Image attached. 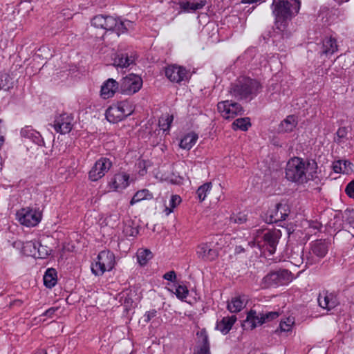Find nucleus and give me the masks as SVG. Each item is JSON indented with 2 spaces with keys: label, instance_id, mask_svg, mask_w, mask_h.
<instances>
[{
  "label": "nucleus",
  "instance_id": "f257e3e1",
  "mask_svg": "<svg viewBox=\"0 0 354 354\" xmlns=\"http://www.w3.org/2000/svg\"><path fill=\"white\" fill-rule=\"evenodd\" d=\"M301 3L299 0H273L271 5L277 29L281 32L282 37H288L287 30L289 22L299 12Z\"/></svg>",
  "mask_w": 354,
  "mask_h": 354
},
{
  "label": "nucleus",
  "instance_id": "f03ea898",
  "mask_svg": "<svg viewBox=\"0 0 354 354\" xmlns=\"http://www.w3.org/2000/svg\"><path fill=\"white\" fill-rule=\"evenodd\" d=\"M317 164L314 160H304L301 158L294 157L287 163L286 178L297 184H304L313 180L316 177Z\"/></svg>",
  "mask_w": 354,
  "mask_h": 354
},
{
  "label": "nucleus",
  "instance_id": "7ed1b4c3",
  "mask_svg": "<svg viewBox=\"0 0 354 354\" xmlns=\"http://www.w3.org/2000/svg\"><path fill=\"white\" fill-rule=\"evenodd\" d=\"M261 88L258 81L250 77H241L230 85L229 93L237 100H251L257 95Z\"/></svg>",
  "mask_w": 354,
  "mask_h": 354
},
{
  "label": "nucleus",
  "instance_id": "20e7f679",
  "mask_svg": "<svg viewBox=\"0 0 354 354\" xmlns=\"http://www.w3.org/2000/svg\"><path fill=\"white\" fill-rule=\"evenodd\" d=\"M330 241L328 239H317L310 243V250L306 256V267L319 262L328 253Z\"/></svg>",
  "mask_w": 354,
  "mask_h": 354
},
{
  "label": "nucleus",
  "instance_id": "39448f33",
  "mask_svg": "<svg viewBox=\"0 0 354 354\" xmlns=\"http://www.w3.org/2000/svg\"><path fill=\"white\" fill-rule=\"evenodd\" d=\"M115 255L109 250L101 251L97 261L91 266V271L96 276L102 275L106 271L111 270L115 266Z\"/></svg>",
  "mask_w": 354,
  "mask_h": 354
},
{
  "label": "nucleus",
  "instance_id": "423d86ee",
  "mask_svg": "<svg viewBox=\"0 0 354 354\" xmlns=\"http://www.w3.org/2000/svg\"><path fill=\"white\" fill-rule=\"evenodd\" d=\"M17 219L23 225L35 227L41 220V212L39 209L27 207L17 212Z\"/></svg>",
  "mask_w": 354,
  "mask_h": 354
},
{
  "label": "nucleus",
  "instance_id": "0eeeda50",
  "mask_svg": "<svg viewBox=\"0 0 354 354\" xmlns=\"http://www.w3.org/2000/svg\"><path fill=\"white\" fill-rule=\"evenodd\" d=\"M142 78L133 73L123 77L119 83L120 91L124 95H131L137 93L142 88Z\"/></svg>",
  "mask_w": 354,
  "mask_h": 354
},
{
  "label": "nucleus",
  "instance_id": "6e6552de",
  "mask_svg": "<svg viewBox=\"0 0 354 354\" xmlns=\"http://www.w3.org/2000/svg\"><path fill=\"white\" fill-rule=\"evenodd\" d=\"M217 109L221 115L225 119L234 118L242 115L243 109L242 106L231 100H225L218 103Z\"/></svg>",
  "mask_w": 354,
  "mask_h": 354
},
{
  "label": "nucleus",
  "instance_id": "1a4fd4ad",
  "mask_svg": "<svg viewBox=\"0 0 354 354\" xmlns=\"http://www.w3.org/2000/svg\"><path fill=\"white\" fill-rule=\"evenodd\" d=\"M112 166L111 161L107 158H101L95 162L90 171L88 178L91 181H97L108 172Z\"/></svg>",
  "mask_w": 354,
  "mask_h": 354
},
{
  "label": "nucleus",
  "instance_id": "9d476101",
  "mask_svg": "<svg viewBox=\"0 0 354 354\" xmlns=\"http://www.w3.org/2000/svg\"><path fill=\"white\" fill-rule=\"evenodd\" d=\"M281 236V232L278 229L268 230L263 233V247L269 252V254L275 253Z\"/></svg>",
  "mask_w": 354,
  "mask_h": 354
},
{
  "label": "nucleus",
  "instance_id": "9b49d317",
  "mask_svg": "<svg viewBox=\"0 0 354 354\" xmlns=\"http://www.w3.org/2000/svg\"><path fill=\"white\" fill-rule=\"evenodd\" d=\"M73 117L71 114L63 113L55 118L52 125L56 132L61 134L69 133L73 127Z\"/></svg>",
  "mask_w": 354,
  "mask_h": 354
},
{
  "label": "nucleus",
  "instance_id": "f8f14e48",
  "mask_svg": "<svg viewBox=\"0 0 354 354\" xmlns=\"http://www.w3.org/2000/svg\"><path fill=\"white\" fill-rule=\"evenodd\" d=\"M196 254L198 258L212 261L218 257V252L214 248L212 243H203L197 247Z\"/></svg>",
  "mask_w": 354,
  "mask_h": 354
},
{
  "label": "nucleus",
  "instance_id": "ddd939ff",
  "mask_svg": "<svg viewBox=\"0 0 354 354\" xmlns=\"http://www.w3.org/2000/svg\"><path fill=\"white\" fill-rule=\"evenodd\" d=\"M165 75L171 82L180 83L187 79V71L182 66H169L165 68Z\"/></svg>",
  "mask_w": 354,
  "mask_h": 354
},
{
  "label": "nucleus",
  "instance_id": "4468645a",
  "mask_svg": "<svg viewBox=\"0 0 354 354\" xmlns=\"http://www.w3.org/2000/svg\"><path fill=\"white\" fill-rule=\"evenodd\" d=\"M263 324H264V319L262 314H257L255 310H250L248 313L246 319L242 323V327L244 330H252Z\"/></svg>",
  "mask_w": 354,
  "mask_h": 354
},
{
  "label": "nucleus",
  "instance_id": "2eb2a0df",
  "mask_svg": "<svg viewBox=\"0 0 354 354\" xmlns=\"http://www.w3.org/2000/svg\"><path fill=\"white\" fill-rule=\"evenodd\" d=\"M196 335L199 337V340L193 354H211L210 344L206 330L202 329Z\"/></svg>",
  "mask_w": 354,
  "mask_h": 354
},
{
  "label": "nucleus",
  "instance_id": "dca6fc26",
  "mask_svg": "<svg viewBox=\"0 0 354 354\" xmlns=\"http://www.w3.org/2000/svg\"><path fill=\"white\" fill-rule=\"evenodd\" d=\"M91 24L97 28L111 30L116 24L115 18L109 15H98L92 19Z\"/></svg>",
  "mask_w": 354,
  "mask_h": 354
},
{
  "label": "nucleus",
  "instance_id": "f3484780",
  "mask_svg": "<svg viewBox=\"0 0 354 354\" xmlns=\"http://www.w3.org/2000/svg\"><path fill=\"white\" fill-rule=\"evenodd\" d=\"M129 185V175L124 172L116 174L109 184L110 189L117 192L124 189Z\"/></svg>",
  "mask_w": 354,
  "mask_h": 354
},
{
  "label": "nucleus",
  "instance_id": "a211bd4d",
  "mask_svg": "<svg viewBox=\"0 0 354 354\" xmlns=\"http://www.w3.org/2000/svg\"><path fill=\"white\" fill-rule=\"evenodd\" d=\"M207 3V0H198L197 1H190L189 0H180L177 4L180 6V10L178 14L182 12H194L196 10L202 9Z\"/></svg>",
  "mask_w": 354,
  "mask_h": 354
},
{
  "label": "nucleus",
  "instance_id": "6ab92c4d",
  "mask_svg": "<svg viewBox=\"0 0 354 354\" xmlns=\"http://www.w3.org/2000/svg\"><path fill=\"white\" fill-rule=\"evenodd\" d=\"M283 208L281 204H277L273 209H269L264 218L266 223L271 224L285 220L288 214L282 212Z\"/></svg>",
  "mask_w": 354,
  "mask_h": 354
},
{
  "label": "nucleus",
  "instance_id": "aec40b11",
  "mask_svg": "<svg viewBox=\"0 0 354 354\" xmlns=\"http://www.w3.org/2000/svg\"><path fill=\"white\" fill-rule=\"evenodd\" d=\"M119 90V83L112 78L108 79L101 86L100 95L104 99L112 97Z\"/></svg>",
  "mask_w": 354,
  "mask_h": 354
},
{
  "label": "nucleus",
  "instance_id": "412c9836",
  "mask_svg": "<svg viewBox=\"0 0 354 354\" xmlns=\"http://www.w3.org/2000/svg\"><path fill=\"white\" fill-rule=\"evenodd\" d=\"M319 306L328 310L334 308L337 306V301L335 297L328 291H323L319 294L317 298Z\"/></svg>",
  "mask_w": 354,
  "mask_h": 354
},
{
  "label": "nucleus",
  "instance_id": "4be33fe9",
  "mask_svg": "<svg viewBox=\"0 0 354 354\" xmlns=\"http://www.w3.org/2000/svg\"><path fill=\"white\" fill-rule=\"evenodd\" d=\"M21 136L39 146L44 145V141L39 132L33 129L30 126H26L21 129Z\"/></svg>",
  "mask_w": 354,
  "mask_h": 354
},
{
  "label": "nucleus",
  "instance_id": "5701e85b",
  "mask_svg": "<svg viewBox=\"0 0 354 354\" xmlns=\"http://www.w3.org/2000/svg\"><path fill=\"white\" fill-rule=\"evenodd\" d=\"M135 62V56L133 53H119L113 58V65L120 68H127Z\"/></svg>",
  "mask_w": 354,
  "mask_h": 354
},
{
  "label": "nucleus",
  "instance_id": "b1692460",
  "mask_svg": "<svg viewBox=\"0 0 354 354\" xmlns=\"http://www.w3.org/2000/svg\"><path fill=\"white\" fill-rule=\"evenodd\" d=\"M38 241H26L23 243L20 241H17L13 243V246L17 248H21V252L26 256L34 257L36 254V248Z\"/></svg>",
  "mask_w": 354,
  "mask_h": 354
},
{
  "label": "nucleus",
  "instance_id": "393cba45",
  "mask_svg": "<svg viewBox=\"0 0 354 354\" xmlns=\"http://www.w3.org/2000/svg\"><path fill=\"white\" fill-rule=\"evenodd\" d=\"M288 274L289 272L286 270L272 272L270 274H268L263 278V280L268 286L278 285L281 283L282 279H283Z\"/></svg>",
  "mask_w": 354,
  "mask_h": 354
},
{
  "label": "nucleus",
  "instance_id": "a878e982",
  "mask_svg": "<svg viewBox=\"0 0 354 354\" xmlns=\"http://www.w3.org/2000/svg\"><path fill=\"white\" fill-rule=\"evenodd\" d=\"M298 120L295 115H288L279 126V131L282 133L291 132L297 127Z\"/></svg>",
  "mask_w": 354,
  "mask_h": 354
},
{
  "label": "nucleus",
  "instance_id": "bb28decb",
  "mask_svg": "<svg viewBox=\"0 0 354 354\" xmlns=\"http://www.w3.org/2000/svg\"><path fill=\"white\" fill-rule=\"evenodd\" d=\"M236 321L235 315L224 317L216 324V329L221 331L223 335L227 334L231 330L232 326Z\"/></svg>",
  "mask_w": 354,
  "mask_h": 354
},
{
  "label": "nucleus",
  "instance_id": "cd10ccee",
  "mask_svg": "<svg viewBox=\"0 0 354 354\" xmlns=\"http://www.w3.org/2000/svg\"><path fill=\"white\" fill-rule=\"evenodd\" d=\"M120 112L118 103L113 104L110 106L106 111V118L111 123H117L124 120V115Z\"/></svg>",
  "mask_w": 354,
  "mask_h": 354
},
{
  "label": "nucleus",
  "instance_id": "c85d7f7f",
  "mask_svg": "<svg viewBox=\"0 0 354 354\" xmlns=\"http://www.w3.org/2000/svg\"><path fill=\"white\" fill-rule=\"evenodd\" d=\"M322 53L326 55H331L338 50L336 39L329 37L323 40Z\"/></svg>",
  "mask_w": 354,
  "mask_h": 354
},
{
  "label": "nucleus",
  "instance_id": "c756f323",
  "mask_svg": "<svg viewBox=\"0 0 354 354\" xmlns=\"http://www.w3.org/2000/svg\"><path fill=\"white\" fill-rule=\"evenodd\" d=\"M290 259L291 263L296 266H300L304 263H306V258L304 257V249L299 246L293 248L290 254Z\"/></svg>",
  "mask_w": 354,
  "mask_h": 354
},
{
  "label": "nucleus",
  "instance_id": "7c9ffc66",
  "mask_svg": "<svg viewBox=\"0 0 354 354\" xmlns=\"http://www.w3.org/2000/svg\"><path fill=\"white\" fill-rule=\"evenodd\" d=\"M353 164L346 160L335 161L333 164V169L335 173L348 174L352 170Z\"/></svg>",
  "mask_w": 354,
  "mask_h": 354
},
{
  "label": "nucleus",
  "instance_id": "2f4dec72",
  "mask_svg": "<svg viewBox=\"0 0 354 354\" xmlns=\"http://www.w3.org/2000/svg\"><path fill=\"white\" fill-rule=\"evenodd\" d=\"M198 135L194 132L186 134L180 140V147L189 150L196 142Z\"/></svg>",
  "mask_w": 354,
  "mask_h": 354
},
{
  "label": "nucleus",
  "instance_id": "473e14b6",
  "mask_svg": "<svg viewBox=\"0 0 354 354\" xmlns=\"http://www.w3.org/2000/svg\"><path fill=\"white\" fill-rule=\"evenodd\" d=\"M44 283L49 288H51L57 283V272L53 268H48L44 275Z\"/></svg>",
  "mask_w": 354,
  "mask_h": 354
},
{
  "label": "nucleus",
  "instance_id": "72a5a7b5",
  "mask_svg": "<svg viewBox=\"0 0 354 354\" xmlns=\"http://www.w3.org/2000/svg\"><path fill=\"white\" fill-rule=\"evenodd\" d=\"M245 306V300L240 297H236L227 304V310L231 313L240 312Z\"/></svg>",
  "mask_w": 354,
  "mask_h": 354
},
{
  "label": "nucleus",
  "instance_id": "f704fd0d",
  "mask_svg": "<svg viewBox=\"0 0 354 354\" xmlns=\"http://www.w3.org/2000/svg\"><path fill=\"white\" fill-rule=\"evenodd\" d=\"M152 198L153 194L148 189H142L135 194L130 201V205H133L142 200H150Z\"/></svg>",
  "mask_w": 354,
  "mask_h": 354
},
{
  "label": "nucleus",
  "instance_id": "c9c22d12",
  "mask_svg": "<svg viewBox=\"0 0 354 354\" xmlns=\"http://www.w3.org/2000/svg\"><path fill=\"white\" fill-rule=\"evenodd\" d=\"M13 78L8 73H0V90L8 91L13 87Z\"/></svg>",
  "mask_w": 354,
  "mask_h": 354
},
{
  "label": "nucleus",
  "instance_id": "e433bc0d",
  "mask_svg": "<svg viewBox=\"0 0 354 354\" xmlns=\"http://www.w3.org/2000/svg\"><path fill=\"white\" fill-rule=\"evenodd\" d=\"M152 257L153 254L148 249H140L137 252V260L142 266H145Z\"/></svg>",
  "mask_w": 354,
  "mask_h": 354
},
{
  "label": "nucleus",
  "instance_id": "4c0bfd02",
  "mask_svg": "<svg viewBox=\"0 0 354 354\" xmlns=\"http://www.w3.org/2000/svg\"><path fill=\"white\" fill-rule=\"evenodd\" d=\"M251 126L249 118H241L235 120L232 123V129L247 131Z\"/></svg>",
  "mask_w": 354,
  "mask_h": 354
},
{
  "label": "nucleus",
  "instance_id": "58836bf2",
  "mask_svg": "<svg viewBox=\"0 0 354 354\" xmlns=\"http://www.w3.org/2000/svg\"><path fill=\"white\" fill-rule=\"evenodd\" d=\"M212 187V184L210 182L205 183L201 185L196 190V195L200 201H203L207 194L210 192Z\"/></svg>",
  "mask_w": 354,
  "mask_h": 354
},
{
  "label": "nucleus",
  "instance_id": "ea45409f",
  "mask_svg": "<svg viewBox=\"0 0 354 354\" xmlns=\"http://www.w3.org/2000/svg\"><path fill=\"white\" fill-rule=\"evenodd\" d=\"M173 120L174 117L172 115H164L159 119L158 125L163 131H169Z\"/></svg>",
  "mask_w": 354,
  "mask_h": 354
},
{
  "label": "nucleus",
  "instance_id": "a19ab883",
  "mask_svg": "<svg viewBox=\"0 0 354 354\" xmlns=\"http://www.w3.org/2000/svg\"><path fill=\"white\" fill-rule=\"evenodd\" d=\"M117 103L118 108H120V112L122 113V115H124V119L131 115L133 112L132 106L128 101L124 100Z\"/></svg>",
  "mask_w": 354,
  "mask_h": 354
},
{
  "label": "nucleus",
  "instance_id": "79ce46f5",
  "mask_svg": "<svg viewBox=\"0 0 354 354\" xmlns=\"http://www.w3.org/2000/svg\"><path fill=\"white\" fill-rule=\"evenodd\" d=\"M294 324V320L292 318L288 317L284 320H281L279 324V331L280 332H289L292 330V325ZM279 329L276 330V333H278Z\"/></svg>",
  "mask_w": 354,
  "mask_h": 354
},
{
  "label": "nucleus",
  "instance_id": "37998d69",
  "mask_svg": "<svg viewBox=\"0 0 354 354\" xmlns=\"http://www.w3.org/2000/svg\"><path fill=\"white\" fill-rule=\"evenodd\" d=\"M49 252L50 250L46 246L41 245L39 242H37L36 254L34 258L45 259L49 255Z\"/></svg>",
  "mask_w": 354,
  "mask_h": 354
},
{
  "label": "nucleus",
  "instance_id": "c03bdc74",
  "mask_svg": "<svg viewBox=\"0 0 354 354\" xmlns=\"http://www.w3.org/2000/svg\"><path fill=\"white\" fill-rule=\"evenodd\" d=\"M123 232L126 236L135 237L138 235L139 231L137 227H134L131 223H129L124 224Z\"/></svg>",
  "mask_w": 354,
  "mask_h": 354
},
{
  "label": "nucleus",
  "instance_id": "a18cd8bd",
  "mask_svg": "<svg viewBox=\"0 0 354 354\" xmlns=\"http://www.w3.org/2000/svg\"><path fill=\"white\" fill-rule=\"evenodd\" d=\"M171 291L180 300H183V299L186 298L188 295V290L185 286L178 285L175 288V291Z\"/></svg>",
  "mask_w": 354,
  "mask_h": 354
},
{
  "label": "nucleus",
  "instance_id": "49530a36",
  "mask_svg": "<svg viewBox=\"0 0 354 354\" xmlns=\"http://www.w3.org/2000/svg\"><path fill=\"white\" fill-rule=\"evenodd\" d=\"M247 221V215L243 212L233 214L230 216V221L234 223L243 224Z\"/></svg>",
  "mask_w": 354,
  "mask_h": 354
},
{
  "label": "nucleus",
  "instance_id": "de8ad7c7",
  "mask_svg": "<svg viewBox=\"0 0 354 354\" xmlns=\"http://www.w3.org/2000/svg\"><path fill=\"white\" fill-rule=\"evenodd\" d=\"M115 26L113 27L111 30L116 32L118 36H120V34L127 32L125 25H124L122 21L115 19Z\"/></svg>",
  "mask_w": 354,
  "mask_h": 354
},
{
  "label": "nucleus",
  "instance_id": "09e8293b",
  "mask_svg": "<svg viewBox=\"0 0 354 354\" xmlns=\"http://www.w3.org/2000/svg\"><path fill=\"white\" fill-rule=\"evenodd\" d=\"M261 314L262 317H263L264 323L274 320L277 319L279 315V313L277 311L262 313Z\"/></svg>",
  "mask_w": 354,
  "mask_h": 354
},
{
  "label": "nucleus",
  "instance_id": "8fccbe9b",
  "mask_svg": "<svg viewBox=\"0 0 354 354\" xmlns=\"http://www.w3.org/2000/svg\"><path fill=\"white\" fill-rule=\"evenodd\" d=\"M167 180L174 185H180L183 183V178L179 175H176L174 173H172L167 177Z\"/></svg>",
  "mask_w": 354,
  "mask_h": 354
},
{
  "label": "nucleus",
  "instance_id": "3c124183",
  "mask_svg": "<svg viewBox=\"0 0 354 354\" xmlns=\"http://www.w3.org/2000/svg\"><path fill=\"white\" fill-rule=\"evenodd\" d=\"M343 218L349 224L354 223V209H346L344 211Z\"/></svg>",
  "mask_w": 354,
  "mask_h": 354
},
{
  "label": "nucleus",
  "instance_id": "603ef678",
  "mask_svg": "<svg viewBox=\"0 0 354 354\" xmlns=\"http://www.w3.org/2000/svg\"><path fill=\"white\" fill-rule=\"evenodd\" d=\"M157 315V310L155 309L147 311L143 316L144 322L148 323L150 320Z\"/></svg>",
  "mask_w": 354,
  "mask_h": 354
},
{
  "label": "nucleus",
  "instance_id": "864d4df0",
  "mask_svg": "<svg viewBox=\"0 0 354 354\" xmlns=\"http://www.w3.org/2000/svg\"><path fill=\"white\" fill-rule=\"evenodd\" d=\"M345 192L350 198H354V179L346 185Z\"/></svg>",
  "mask_w": 354,
  "mask_h": 354
},
{
  "label": "nucleus",
  "instance_id": "5fc2aeb1",
  "mask_svg": "<svg viewBox=\"0 0 354 354\" xmlns=\"http://www.w3.org/2000/svg\"><path fill=\"white\" fill-rule=\"evenodd\" d=\"M181 202V198L178 195H172L169 201V206L171 208H175Z\"/></svg>",
  "mask_w": 354,
  "mask_h": 354
},
{
  "label": "nucleus",
  "instance_id": "6e6d98bb",
  "mask_svg": "<svg viewBox=\"0 0 354 354\" xmlns=\"http://www.w3.org/2000/svg\"><path fill=\"white\" fill-rule=\"evenodd\" d=\"M322 227V225L317 221H311L309 222V229L315 231H319Z\"/></svg>",
  "mask_w": 354,
  "mask_h": 354
},
{
  "label": "nucleus",
  "instance_id": "4d7b16f0",
  "mask_svg": "<svg viewBox=\"0 0 354 354\" xmlns=\"http://www.w3.org/2000/svg\"><path fill=\"white\" fill-rule=\"evenodd\" d=\"M59 309L58 307H51L46 310L44 313H42L41 316H46L48 317H53L55 315V312Z\"/></svg>",
  "mask_w": 354,
  "mask_h": 354
},
{
  "label": "nucleus",
  "instance_id": "13d9d810",
  "mask_svg": "<svg viewBox=\"0 0 354 354\" xmlns=\"http://www.w3.org/2000/svg\"><path fill=\"white\" fill-rule=\"evenodd\" d=\"M163 278L167 281H174L176 278V274L174 271H169L163 275Z\"/></svg>",
  "mask_w": 354,
  "mask_h": 354
},
{
  "label": "nucleus",
  "instance_id": "bf43d9fd",
  "mask_svg": "<svg viewBox=\"0 0 354 354\" xmlns=\"http://www.w3.org/2000/svg\"><path fill=\"white\" fill-rule=\"evenodd\" d=\"M124 25H125V28L127 30V32L129 30H132L134 28V23L129 20H124L122 21Z\"/></svg>",
  "mask_w": 354,
  "mask_h": 354
},
{
  "label": "nucleus",
  "instance_id": "052dcab7",
  "mask_svg": "<svg viewBox=\"0 0 354 354\" xmlns=\"http://www.w3.org/2000/svg\"><path fill=\"white\" fill-rule=\"evenodd\" d=\"M346 128L342 127V128L338 129V130L337 131V136L339 138V139L344 138L346 136Z\"/></svg>",
  "mask_w": 354,
  "mask_h": 354
},
{
  "label": "nucleus",
  "instance_id": "680f3d73",
  "mask_svg": "<svg viewBox=\"0 0 354 354\" xmlns=\"http://www.w3.org/2000/svg\"><path fill=\"white\" fill-rule=\"evenodd\" d=\"M265 0H241L243 3H254L257 2H263Z\"/></svg>",
  "mask_w": 354,
  "mask_h": 354
},
{
  "label": "nucleus",
  "instance_id": "e2e57ef3",
  "mask_svg": "<svg viewBox=\"0 0 354 354\" xmlns=\"http://www.w3.org/2000/svg\"><path fill=\"white\" fill-rule=\"evenodd\" d=\"M174 209V208H171L170 206H169V207H167L165 209V212L166 215H169V214H171L173 212Z\"/></svg>",
  "mask_w": 354,
  "mask_h": 354
},
{
  "label": "nucleus",
  "instance_id": "0e129e2a",
  "mask_svg": "<svg viewBox=\"0 0 354 354\" xmlns=\"http://www.w3.org/2000/svg\"><path fill=\"white\" fill-rule=\"evenodd\" d=\"M336 2H337L338 3L341 4L344 2H347L349 0H335Z\"/></svg>",
  "mask_w": 354,
  "mask_h": 354
},
{
  "label": "nucleus",
  "instance_id": "69168bd1",
  "mask_svg": "<svg viewBox=\"0 0 354 354\" xmlns=\"http://www.w3.org/2000/svg\"><path fill=\"white\" fill-rule=\"evenodd\" d=\"M254 8H255V7L252 6L250 8H249L247 12L250 13L254 10Z\"/></svg>",
  "mask_w": 354,
  "mask_h": 354
},
{
  "label": "nucleus",
  "instance_id": "338daca9",
  "mask_svg": "<svg viewBox=\"0 0 354 354\" xmlns=\"http://www.w3.org/2000/svg\"><path fill=\"white\" fill-rule=\"evenodd\" d=\"M239 248H240V250H241V251H243V248H241V246L237 247L236 250H239Z\"/></svg>",
  "mask_w": 354,
  "mask_h": 354
},
{
  "label": "nucleus",
  "instance_id": "774afa93",
  "mask_svg": "<svg viewBox=\"0 0 354 354\" xmlns=\"http://www.w3.org/2000/svg\"><path fill=\"white\" fill-rule=\"evenodd\" d=\"M116 219H118V215L115 214V215H113Z\"/></svg>",
  "mask_w": 354,
  "mask_h": 354
}]
</instances>
